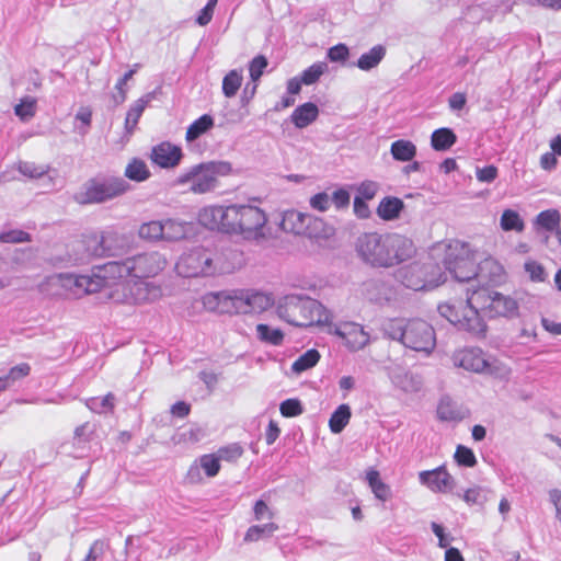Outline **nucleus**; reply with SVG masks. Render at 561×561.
Listing matches in <instances>:
<instances>
[{
  "mask_svg": "<svg viewBox=\"0 0 561 561\" xmlns=\"http://www.w3.org/2000/svg\"><path fill=\"white\" fill-rule=\"evenodd\" d=\"M541 324L545 328L546 331L554 334L560 335L561 334V322H556L551 319L543 318L541 320Z\"/></svg>",
  "mask_w": 561,
  "mask_h": 561,
  "instance_id": "obj_64",
  "label": "nucleus"
},
{
  "mask_svg": "<svg viewBox=\"0 0 561 561\" xmlns=\"http://www.w3.org/2000/svg\"><path fill=\"white\" fill-rule=\"evenodd\" d=\"M31 373V366L27 363H21L19 365L13 366L7 375H4V378L11 387L15 381L21 380L25 377H27Z\"/></svg>",
  "mask_w": 561,
  "mask_h": 561,
  "instance_id": "obj_48",
  "label": "nucleus"
},
{
  "mask_svg": "<svg viewBox=\"0 0 561 561\" xmlns=\"http://www.w3.org/2000/svg\"><path fill=\"white\" fill-rule=\"evenodd\" d=\"M422 484L433 492L445 493L454 488L455 480L447 471L445 466H439L433 470H425L419 473Z\"/></svg>",
  "mask_w": 561,
  "mask_h": 561,
  "instance_id": "obj_18",
  "label": "nucleus"
},
{
  "mask_svg": "<svg viewBox=\"0 0 561 561\" xmlns=\"http://www.w3.org/2000/svg\"><path fill=\"white\" fill-rule=\"evenodd\" d=\"M170 412L175 417L184 419L190 414L191 405L185 401H178L171 407Z\"/></svg>",
  "mask_w": 561,
  "mask_h": 561,
  "instance_id": "obj_56",
  "label": "nucleus"
},
{
  "mask_svg": "<svg viewBox=\"0 0 561 561\" xmlns=\"http://www.w3.org/2000/svg\"><path fill=\"white\" fill-rule=\"evenodd\" d=\"M319 115L318 106L312 102L304 103L291 113V122L297 128H305L317 119Z\"/></svg>",
  "mask_w": 561,
  "mask_h": 561,
  "instance_id": "obj_23",
  "label": "nucleus"
},
{
  "mask_svg": "<svg viewBox=\"0 0 561 561\" xmlns=\"http://www.w3.org/2000/svg\"><path fill=\"white\" fill-rule=\"evenodd\" d=\"M377 191H378L377 183L371 182V181L363 182L358 187V193H359L358 197H362L365 201L373 199L376 196Z\"/></svg>",
  "mask_w": 561,
  "mask_h": 561,
  "instance_id": "obj_55",
  "label": "nucleus"
},
{
  "mask_svg": "<svg viewBox=\"0 0 561 561\" xmlns=\"http://www.w3.org/2000/svg\"><path fill=\"white\" fill-rule=\"evenodd\" d=\"M28 241H31V237L23 230L14 229L0 233V242L3 243H22Z\"/></svg>",
  "mask_w": 561,
  "mask_h": 561,
  "instance_id": "obj_51",
  "label": "nucleus"
},
{
  "mask_svg": "<svg viewBox=\"0 0 561 561\" xmlns=\"http://www.w3.org/2000/svg\"><path fill=\"white\" fill-rule=\"evenodd\" d=\"M130 185L119 176L90 179L78 191L73 198L78 204H101L124 195Z\"/></svg>",
  "mask_w": 561,
  "mask_h": 561,
  "instance_id": "obj_7",
  "label": "nucleus"
},
{
  "mask_svg": "<svg viewBox=\"0 0 561 561\" xmlns=\"http://www.w3.org/2000/svg\"><path fill=\"white\" fill-rule=\"evenodd\" d=\"M499 174V170L495 165L490 164L483 168H478L476 171V175L478 181L484 182V183H491L493 182Z\"/></svg>",
  "mask_w": 561,
  "mask_h": 561,
  "instance_id": "obj_52",
  "label": "nucleus"
},
{
  "mask_svg": "<svg viewBox=\"0 0 561 561\" xmlns=\"http://www.w3.org/2000/svg\"><path fill=\"white\" fill-rule=\"evenodd\" d=\"M253 513L255 520H262L264 518H273L274 513L263 500H257L253 506Z\"/></svg>",
  "mask_w": 561,
  "mask_h": 561,
  "instance_id": "obj_54",
  "label": "nucleus"
},
{
  "mask_svg": "<svg viewBox=\"0 0 561 561\" xmlns=\"http://www.w3.org/2000/svg\"><path fill=\"white\" fill-rule=\"evenodd\" d=\"M278 530V525L275 523H267L264 525H253L248 528L244 535V541H257L264 534L272 535Z\"/></svg>",
  "mask_w": 561,
  "mask_h": 561,
  "instance_id": "obj_39",
  "label": "nucleus"
},
{
  "mask_svg": "<svg viewBox=\"0 0 561 561\" xmlns=\"http://www.w3.org/2000/svg\"><path fill=\"white\" fill-rule=\"evenodd\" d=\"M332 201L337 208L346 207L350 204V194L345 190H337L333 193Z\"/></svg>",
  "mask_w": 561,
  "mask_h": 561,
  "instance_id": "obj_61",
  "label": "nucleus"
},
{
  "mask_svg": "<svg viewBox=\"0 0 561 561\" xmlns=\"http://www.w3.org/2000/svg\"><path fill=\"white\" fill-rule=\"evenodd\" d=\"M199 465L203 469L204 473L208 478L216 477L220 471V462L219 458L216 456V454H205L199 457Z\"/></svg>",
  "mask_w": 561,
  "mask_h": 561,
  "instance_id": "obj_42",
  "label": "nucleus"
},
{
  "mask_svg": "<svg viewBox=\"0 0 561 561\" xmlns=\"http://www.w3.org/2000/svg\"><path fill=\"white\" fill-rule=\"evenodd\" d=\"M327 70L328 65L325 62H314L302 71L300 79L302 80L304 84L310 85L316 83Z\"/></svg>",
  "mask_w": 561,
  "mask_h": 561,
  "instance_id": "obj_41",
  "label": "nucleus"
},
{
  "mask_svg": "<svg viewBox=\"0 0 561 561\" xmlns=\"http://www.w3.org/2000/svg\"><path fill=\"white\" fill-rule=\"evenodd\" d=\"M501 228L504 231L515 230L522 232L525 228V224L517 211L505 209L501 216Z\"/></svg>",
  "mask_w": 561,
  "mask_h": 561,
  "instance_id": "obj_38",
  "label": "nucleus"
},
{
  "mask_svg": "<svg viewBox=\"0 0 561 561\" xmlns=\"http://www.w3.org/2000/svg\"><path fill=\"white\" fill-rule=\"evenodd\" d=\"M215 125L214 118L209 114H204L199 118L195 119L186 129L185 139L187 141H194L202 135L210 130Z\"/></svg>",
  "mask_w": 561,
  "mask_h": 561,
  "instance_id": "obj_25",
  "label": "nucleus"
},
{
  "mask_svg": "<svg viewBox=\"0 0 561 561\" xmlns=\"http://www.w3.org/2000/svg\"><path fill=\"white\" fill-rule=\"evenodd\" d=\"M175 268L183 277L207 276L214 272L213 259L208 251L194 249L180 257Z\"/></svg>",
  "mask_w": 561,
  "mask_h": 561,
  "instance_id": "obj_13",
  "label": "nucleus"
},
{
  "mask_svg": "<svg viewBox=\"0 0 561 561\" xmlns=\"http://www.w3.org/2000/svg\"><path fill=\"white\" fill-rule=\"evenodd\" d=\"M443 264L459 282H468L478 275L476 251L460 240H451L446 244Z\"/></svg>",
  "mask_w": 561,
  "mask_h": 561,
  "instance_id": "obj_6",
  "label": "nucleus"
},
{
  "mask_svg": "<svg viewBox=\"0 0 561 561\" xmlns=\"http://www.w3.org/2000/svg\"><path fill=\"white\" fill-rule=\"evenodd\" d=\"M49 170L48 165L35 164L33 162H20L19 171L28 178L37 179L46 174Z\"/></svg>",
  "mask_w": 561,
  "mask_h": 561,
  "instance_id": "obj_46",
  "label": "nucleus"
},
{
  "mask_svg": "<svg viewBox=\"0 0 561 561\" xmlns=\"http://www.w3.org/2000/svg\"><path fill=\"white\" fill-rule=\"evenodd\" d=\"M404 209V203L399 197H383L376 209L378 217L385 221L396 220Z\"/></svg>",
  "mask_w": 561,
  "mask_h": 561,
  "instance_id": "obj_22",
  "label": "nucleus"
},
{
  "mask_svg": "<svg viewBox=\"0 0 561 561\" xmlns=\"http://www.w3.org/2000/svg\"><path fill=\"white\" fill-rule=\"evenodd\" d=\"M328 328V332L337 336L350 352H358L370 343V334L359 323L344 321Z\"/></svg>",
  "mask_w": 561,
  "mask_h": 561,
  "instance_id": "obj_14",
  "label": "nucleus"
},
{
  "mask_svg": "<svg viewBox=\"0 0 561 561\" xmlns=\"http://www.w3.org/2000/svg\"><path fill=\"white\" fill-rule=\"evenodd\" d=\"M280 430L277 423L273 420L270 421L265 432V442L267 445H272L279 436Z\"/></svg>",
  "mask_w": 561,
  "mask_h": 561,
  "instance_id": "obj_60",
  "label": "nucleus"
},
{
  "mask_svg": "<svg viewBox=\"0 0 561 561\" xmlns=\"http://www.w3.org/2000/svg\"><path fill=\"white\" fill-rule=\"evenodd\" d=\"M357 250L365 262L376 267L394 266L416 253L414 242L399 233H365L358 239Z\"/></svg>",
  "mask_w": 561,
  "mask_h": 561,
  "instance_id": "obj_3",
  "label": "nucleus"
},
{
  "mask_svg": "<svg viewBox=\"0 0 561 561\" xmlns=\"http://www.w3.org/2000/svg\"><path fill=\"white\" fill-rule=\"evenodd\" d=\"M455 461L462 467H474L477 465V458L473 451L463 445H458L454 455Z\"/></svg>",
  "mask_w": 561,
  "mask_h": 561,
  "instance_id": "obj_45",
  "label": "nucleus"
},
{
  "mask_svg": "<svg viewBox=\"0 0 561 561\" xmlns=\"http://www.w3.org/2000/svg\"><path fill=\"white\" fill-rule=\"evenodd\" d=\"M366 481L371 489V492L378 500L387 501L390 497V486L381 480L378 470L369 468L366 471Z\"/></svg>",
  "mask_w": 561,
  "mask_h": 561,
  "instance_id": "obj_24",
  "label": "nucleus"
},
{
  "mask_svg": "<svg viewBox=\"0 0 561 561\" xmlns=\"http://www.w3.org/2000/svg\"><path fill=\"white\" fill-rule=\"evenodd\" d=\"M467 102L466 94L462 92H456L449 98V106L453 110L460 111L465 107Z\"/></svg>",
  "mask_w": 561,
  "mask_h": 561,
  "instance_id": "obj_62",
  "label": "nucleus"
},
{
  "mask_svg": "<svg viewBox=\"0 0 561 561\" xmlns=\"http://www.w3.org/2000/svg\"><path fill=\"white\" fill-rule=\"evenodd\" d=\"M351 416L352 412L348 404L339 405L329 420V427L331 432L334 434L341 433L348 424Z\"/></svg>",
  "mask_w": 561,
  "mask_h": 561,
  "instance_id": "obj_30",
  "label": "nucleus"
},
{
  "mask_svg": "<svg viewBox=\"0 0 561 561\" xmlns=\"http://www.w3.org/2000/svg\"><path fill=\"white\" fill-rule=\"evenodd\" d=\"M354 211L359 218H368L370 215L367 203L358 196L354 198Z\"/></svg>",
  "mask_w": 561,
  "mask_h": 561,
  "instance_id": "obj_59",
  "label": "nucleus"
},
{
  "mask_svg": "<svg viewBox=\"0 0 561 561\" xmlns=\"http://www.w3.org/2000/svg\"><path fill=\"white\" fill-rule=\"evenodd\" d=\"M167 265V260L159 252H145L128 257L123 262H108L103 266L112 284L119 287L123 301L142 304L157 295L158 288L142 279L157 276Z\"/></svg>",
  "mask_w": 561,
  "mask_h": 561,
  "instance_id": "obj_1",
  "label": "nucleus"
},
{
  "mask_svg": "<svg viewBox=\"0 0 561 561\" xmlns=\"http://www.w3.org/2000/svg\"><path fill=\"white\" fill-rule=\"evenodd\" d=\"M219 169L220 165L214 163L197 167L188 175V179L192 180L191 190L194 193L203 194L215 188Z\"/></svg>",
  "mask_w": 561,
  "mask_h": 561,
  "instance_id": "obj_20",
  "label": "nucleus"
},
{
  "mask_svg": "<svg viewBox=\"0 0 561 561\" xmlns=\"http://www.w3.org/2000/svg\"><path fill=\"white\" fill-rule=\"evenodd\" d=\"M183 157L182 149L171 142L163 141L151 149V161L163 169L176 167Z\"/></svg>",
  "mask_w": 561,
  "mask_h": 561,
  "instance_id": "obj_21",
  "label": "nucleus"
},
{
  "mask_svg": "<svg viewBox=\"0 0 561 561\" xmlns=\"http://www.w3.org/2000/svg\"><path fill=\"white\" fill-rule=\"evenodd\" d=\"M257 337L265 343L272 345H280L284 341V333L280 329H272L267 324L260 323L256 325Z\"/></svg>",
  "mask_w": 561,
  "mask_h": 561,
  "instance_id": "obj_35",
  "label": "nucleus"
},
{
  "mask_svg": "<svg viewBox=\"0 0 561 561\" xmlns=\"http://www.w3.org/2000/svg\"><path fill=\"white\" fill-rule=\"evenodd\" d=\"M14 113L22 121L32 118L36 113V100L31 96L23 98L14 107Z\"/></svg>",
  "mask_w": 561,
  "mask_h": 561,
  "instance_id": "obj_43",
  "label": "nucleus"
},
{
  "mask_svg": "<svg viewBox=\"0 0 561 561\" xmlns=\"http://www.w3.org/2000/svg\"><path fill=\"white\" fill-rule=\"evenodd\" d=\"M278 313L288 323L302 328L330 327L332 322L331 312L318 300L309 297H286L278 306Z\"/></svg>",
  "mask_w": 561,
  "mask_h": 561,
  "instance_id": "obj_4",
  "label": "nucleus"
},
{
  "mask_svg": "<svg viewBox=\"0 0 561 561\" xmlns=\"http://www.w3.org/2000/svg\"><path fill=\"white\" fill-rule=\"evenodd\" d=\"M561 222V214L556 208L540 211L535 219V225L546 231L558 230Z\"/></svg>",
  "mask_w": 561,
  "mask_h": 561,
  "instance_id": "obj_27",
  "label": "nucleus"
},
{
  "mask_svg": "<svg viewBox=\"0 0 561 561\" xmlns=\"http://www.w3.org/2000/svg\"><path fill=\"white\" fill-rule=\"evenodd\" d=\"M268 62L265 56L259 55L254 57L249 65V73L252 81H257L264 69L267 67Z\"/></svg>",
  "mask_w": 561,
  "mask_h": 561,
  "instance_id": "obj_49",
  "label": "nucleus"
},
{
  "mask_svg": "<svg viewBox=\"0 0 561 561\" xmlns=\"http://www.w3.org/2000/svg\"><path fill=\"white\" fill-rule=\"evenodd\" d=\"M320 353L316 348H310L300 355L291 365L295 373H302L314 367L320 360Z\"/></svg>",
  "mask_w": 561,
  "mask_h": 561,
  "instance_id": "obj_33",
  "label": "nucleus"
},
{
  "mask_svg": "<svg viewBox=\"0 0 561 561\" xmlns=\"http://www.w3.org/2000/svg\"><path fill=\"white\" fill-rule=\"evenodd\" d=\"M241 73L233 69L230 70L222 79V93L226 98H233L242 84Z\"/></svg>",
  "mask_w": 561,
  "mask_h": 561,
  "instance_id": "obj_37",
  "label": "nucleus"
},
{
  "mask_svg": "<svg viewBox=\"0 0 561 561\" xmlns=\"http://www.w3.org/2000/svg\"><path fill=\"white\" fill-rule=\"evenodd\" d=\"M237 289L207 293L203 296V307L210 312L238 314Z\"/></svg>",
  "mask_w": 561,
  "mask_h": 561,
  "instance_id": "obj_17",
  "label": "nucleus"
},
{
  "mask_svg": "<svg viewBox=\"0 0 561 561\" xmlns=\"http://www.w3.org/2000/svg\"><path fill=\"white\" fill-rule=\"evenodd\" d=\"M390 152L394 160L407 162L416 156V147L410 140H396L391 144Z\"/></svg>",
  "mask_w": 561,
  "mask_h": 561,
  "instance_id": "obj_29",
  "label": "nucleus"
},
{
  "mask_svg": "<svg viewBox=\"0 0 561 561\" xmlns=\"http://www.w3.org/2000/svg\"><path fill=\"white\" fill-rule=\"evenodd\" d=\"M437 415L442 421L456 422L462 419L461 412L449 401H442L437 408Z\"/></svg>",
  "mask_w": 561,
  "mask_h": 561,
  "instance_id": "obj_44",
  "label": "nucleus"
},
{
  "mask_svg": "<svg viewBox=\"0 0 561 561\" xmlns=\"http://www.w3.org/2000/svg\"><path fill=\"white\" fill-rule=\"evenodd\" d=\"M401 342L411 350L428 354L436 344L435 331L423 320H409L402 328Z\"/></svg>",
  "mask_w": 561,
  "mask_h": 561,
  "instance_id": "obj_10",
  "label": "nucleus"
},
{
  "mask_svg": "<svg viewBox=\"0 0 561 561\" xmlns=\"http://www.w3.org/2000/svg\"><path fill=\"white\" fill-rule=\"evenodd\" d=\"M59 275L57 280L65 289L66 296L70 298H81L84 295L100 291L107 283H112L111 277L105 275Z\"/></svg>",
  "mask_w": 561,
  "mask_h": 561,
  "instance_id": "obj_11",
  "label": "nucleus"
},
{
  "mask_svg": "<svg viewBox=\"0 0 561 561\" xmlns=\"http://www.w3.org/2000/svg\"><path fill=\"white\" fill-rule=\"evenodd\" d=\"M278 226L287 233L317 238L322 230L323 221L312 215L291 209L282 214Z\"/></svg>",
  "mask_w": 561,
  "mask_h": 561,
  "instance_id": "obj_12",
  "label": "nucleus"
},
{
  "mask_svg": "<svg viewBox=\"0 0 561 561\" xmlns=\"http://www.w3.org/2000/svg\"><path fill=\"white\" fill-rule=\"evenodd\" d=\"M348 48L344 44H337L328 51V57L331 61H344L348 58Z\"/></svg>",
  "mask_w": 561,
  "mask_h": 561,
  "instance_id": "obj_53",
  "label": "nucleus"
},
{
  "mask_svg": "<svg viewBox=\"0 0 561 561\" xmlns=\"http://www.w3.org/2000/svg\"><path fill=\"white\" fill-rule=\"evenodd\" d=\"M524 267L533 282L540 283L546 280L547 274L541 263L528 260L525 262Z\"/></svg>",
  "mask_w": 561,
  "mask_h": 561,
  "instance_id": "obj_47",
  "label": "nucleus"
},
{
  "mask_svg": "<svg viewBox=\"0 0 561 561\" xmlns=\"http://www.w3.org/2000/svg\"><path fill=\"white\" fill-rule=\"evenodd\" d=\"M471 291L466 290L465 298H451L438 306L442 317L450 323L477 336H484L486 324L479 314V309L474 307L471 300Z\"/></svg>",
  "mask_w": 561,
  "mask_h": 561,
  "instance_id": "obj_5",
  "label": "nucleus"
},
{
  "mask_svg": "<svg viewBox=\"0 0 561 561\" xmlns=\"http://www.w3.org/2000/svg\"><path fill=\"white\" fill-rule=\"evenodd\" d=\"M213 13L214 8L206 4L198 14L196 22L202 26L207 25L213 19Z\"/></svg>",
  "mask_w": 561,
  "mask_h": 561,
  "instance_id": "obj_63",
  "label": "nucleus"
},
{
  "mask_svg": "<svg viewBox=\"0 0 561 561\" xmlns=\"http://www.w3.org/2000/svg\"><path fill=\"white\" fill-rule=\"evenodd\" d=\"M116 238L111 232H89L82 236L80 247L83 254L91 257L111 255Z\"/></svg>",
  "mask_w": 561,
  "mask_h": 561,
  "instance_id": "obj_16",
  "label": "nucleus"
},
{
  "mask_svg": "<svg viewBox=\"0 0 561 561\" xmlns=\"http://www.w3.org/2000/svg\"><path fill=\"white\" fill-rule=\"evenodd\" d=\"M138 236L146 241H159L163 237L162 220H149L138 228Z\"/></svg>",
  "mask_w": 561,
  "mask_h": 561,
  "instance_id": "obj_32",
  "label": "nucleus"
},
{
  "mask_svg": "<svg viewBox=\"0 0 561 561\" xmlns=\"http://www.w3.org/2000/svg\"><path fill=\"white\" fill-rule=\"evenodd\" d=\"M456 141V134L446 127L434 130L431 137V145L437 151H445L449 149Z\"/></svg>",
  "mask_w": 561,
  "mask_h": 561,
  "instance_id": "obj_26",
  "label": "nucleus"
},
{
  "mask_svg": "<svg viewBox=\"0 0 561 561\" xmlns=\"http://www.w3.org/2000/svg\"><path fill=\"white\" fill-rule=\"evenodd\" d=\"M453 363L457 367L473 373H482L489 367V363L482 352L477 347L462 348L453 354Z\"/></svg>",
  "mask_w": 561,
  "mask_h": 561,
  "instance_id": "obj_19",
  "label": "nucleus"
},
{
  "mask_svg": "<svg viewBox=\"0 0 561 561\" xmlns=\"http://www.w3.org/2000/svg\"><path fill=\"white\" fill-rule=\"evenodd\" d=\"M445 280V272L440 268L438 263L432 260L414 263L407 267L403 274L405 286L414 290L434 288Z\"/></svg>",
  "mask_w": 561,
  "mask_h": 561,
  "instance_id": "obj_9",
  "label": "nucleus"
},
{
  "mask_svg": "<svg viewBox=\"0 0 561 561\" xmlns=\"http://www.w3.org/2000/svg\"><path fill=\"white\" fill-rule=\"evenodd\" d=\"M147 106V101L144 99L137 100L134 105L128 110L125 126L128 131H131L136 125L138 124L139 118L141 117L145 108Z\"/></svg>",
  "mask_w": 561,
  "mask_h": 561,
  "instance_id": "obj_40",
  "label": "nucleus"
},
{
  "mask_svg": "<svg viewBox=\"0 0 561 561\" xmlns=\"http://www.w3.org/2000/svg\"><path fill=\"white\" fill-rule=\"evenodd\" d=\"M204 227L228 234H240L245 240H264L268 237L267 216L253 205L208 206L198 213Z\"/></svg>",
  "mask_w": 561,
  "mask_h": 561,
  "instance_id": "obj_2",
  "label": "nucleus"
},
{
  "mask_svg": "<svg viewBox=\"0 0 561 561\" xmlns=\"http://www.w3.org/2000/svg\"><path fill=\"white\" fill-rule=\"evenodd\" d=\"M479 314L486 318L515 317L518 313V304L511 297L481 286L471 291V300Z\"/></svg>",
  "mask_w": 561,
  "mask_h": 561,
  "instance_id": "obj_8",
  "label": "nucleus"
},
{
  "mask_svg": "<svg viewBox=\"0 0 561 561\" xmlns=\"http://www.w3.org/2000/svg\"><path fill=\"white\" fill-rule=\"evenodd\" d=\"M124 174L131 181L144 182L150 178L151 172L144 160L134 158L127 163Z\"/></svg>",
  "mask_w": 561,
  "mask_h": 561,
  "instance_id": "obj_28",
  "label": "nucleus"
},
{
  "mask_svg": "<svg viewBox=\"0 0 561 561\" xmlns=\"http://www.w3.org/2000/svg\"><path fill=\"white\" fill-rule=\"evenodd\" d=\"M557 153H554L553 151L551 152H545L541 157H540V167L546 170V171H551L553 170L557 164H558V159L556 157Z\"/></svg>",
  "mask_w": 561,
  "mask_h": 561,
  "instance_id": "obj_58",
  "label": "nucleus"
},
{
  "mask_svg": "<svg viewBox=\"0 0 561 561\" xmlns=\"http://www.w3.org/2000/svg\"><path fill=\"white\" fill-rule=\"evenodd\" d=\"M163 237L162 240L165 241H178L183 239L187 233L186 224L182 221H178L175 219H163Z\"/></svg>",
  "mask_w": 561,
  "mask_h": 561,
  "instance_id": "obj_31",
  "label": "nucleus"
},
{
  "mask_svg": "<svg viewBox=\"0 0 561 561\" xmlns=\"http://www.w3.org/2000/svg\"><path fill=\"white\" fill-rule=\"evenodd\" d=\"M279 411L285 417H295L302 413L304 409L297 399H287L280 403Z\"/></svg>",
  "mask_w": 561,
  "mask_h": 561,
  "instance_id": "obj_50",
  "label": "nucleus"
},
{
  "mask_svg": "<svg viewBox=\"0 0 561 561\" xmlns=\"http://www.w3.org/2000/svg\"><path fill=\"white\" fill-rule=\"evenodd\" d=\"M215 454L219 458V462L222 460L228 463H237L243 456L244 449L239 443H232L220 447Z\"/></svg>",
  "mask_w": 561,
  "mask_h": 561,
  "instance_id": "obj_36",
  "label": "nucleus"
},
{
  "mask_svg": "<svg viewBox=\"0 0 561 561\" xmlns=\"http://www.w3.org/2000/svg\"><path fill=\"white\" fill-rule=\"evenodd\" d=\"M386 50L382 46H375L368 53L363 54L358 61L357 66L362 70H369L376 67L381 59L385 57Z\"/></svg>",
  "mask_w": 561,
  "mask_h": 561,
  "instance_id": "obj_34",
  "label": "nucleus"
},
{
  "mask_svg": "<svg viewBox=\"0 0 561 561\" xmlns=\"http://www.w3.org/2000/svg\"><path fill=\"white\" fill-rule=\"evenodd\" d=\"M329 196L325 193L316 194L310 199L311 206L320 211H324L329 208Z\"/></svg>",
  "mask_w": 561,
  "mask_h": 561,
  "instance_id": "obj_57",
  "label": "nucleus"
},
{
  "mask_svg": "<svg viewBox=\"0 0 561 561\" xmlns=\"http://www.w3.org/2000/svg\"><path fill=\"white\" fill-rule=\"evenodd\" d=\"M238 314L262 313L274 305L271 294L256 289H237Z\"/></svg>",
  "mask_w": 561,
  "mask_h": 561,
  "instance_id": "obj_15",
  "label": "nucleus"
}]
</instances>
